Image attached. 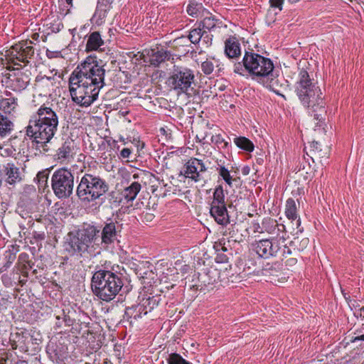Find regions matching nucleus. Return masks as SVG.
Instances as JSON below:
<instances>
[{
	"label": "nucleus",
	"instance_id": "obj_1",
	"mask_svg": "<svg viewBox=\"0 0 364 364\" xmlns=\"http://www.w3.org/2000/svg\"><path fill=\"white\" fill-rule=\"evenodd\" d=\"M105 70L91 57L73 70L69 77V91L73 102L89 107L95 101L105 86Z\"/></svg>",
	"mask_w": 364,
	"mask_h": 364
},
{
	"label": "nucleus",
	"instance_id": "obj_2",
	"mask_svg": "<svg viewBox=\"0 0 364 364\" xmlns=\"http://www.w3.org/2000/svg\"><path fill=\"white\" fill-rule=\"evenodd\" d=\"M58 124L57 112L48 104H43L29 119L26 136L33 143L46 144L55 136Z\"/></svg>",
	"mask_w": 364,
	"mask_h": 364
},
{
	"label": "nucleus",
	"instance_id": "obj_3",
	"mask_svg": "<svg viewBox=\"0 0 364 364\" xmlns=\"http://www.w3.org/2000/svg\"><path fill=\"white\" fill-rule=\"evenodd\" d=\"M295 90L300 101L309 109V112L318 122L324 119L326 114L325 102L320 87L310 78L309 73L300 70L295 85Z\"/></svg>",
	"mask_w": 364,
	"mask_h": 364
},
{
	"label": "nucleus",
	"instance_id": "obj_4",
	"mask_svg": "<svg viewBox=\"0 0 364 364\" xmlns=\"http://www.w3.org/2000/svg\"><path fill=\"white\" fill-rule=\"evenodd\" d=\"M122 287L123 282L121 277L109 270H98L92 277V290L95 296L104 301L113 300Z\"/></svg>",
	"mask_w": 364,
	"mask_h": 364
},
{
	"label": "nucleus",
	"instance_id": "obj_5",
	"mask_svg": "<svg viewBox=\"0 0 364 364\" xmlns=\"http://www.w3.org/2000/svg\"><path fill=\"white\" fill-rule=\"evenodd\" d=\"M100 230L94 225H88L78 230L75 234L70 235L67 250L72 254L80 256L94 255L99 246Z\"/></svg>",
	"mask_w": 364,
	"mask_h": 364
},
{
	"label": "nucleus",
	"instance_id": "obj_6",
	"mask_svg": "<svg viewBox=\"0 0 364 364\" xmlns=\"http://www.w3.org/2000/svg\"><path fill=\"white\" fill-rule=\"evenodd\" d=\"M242 63L252 80L268 87L269 80L274 78L272 61L258 53L246 52Z\"/></svg>",
	"mask_w": 364,
	"mask_h": 364
},
{
	"label": "nucleus",
	"instance_id": "obj_7",
	"mask_svg": "<svg viewBox=\"0 0 364 364\" xmlns=\"http://www.w3.org/2000/svg\"><path fill=\"white\" fill-rule=\"evenodd\" d=\"M108 188V184L99 176L85 173L77 186L76 194L82 203L87 204L100 199Z\"/></svg>",
	"mask_w": 364,
	"mask_h": 364
},
{
	"label": "nucleus",
	"instance_id": "obj_8",
	"mask_svg": "<svg viewBox=\"0 0 364 364\" xmlns=\"http://www.w3.org/2000/svg\"><path fill=\"white\" fill-rule=\"evenodd\" d=\"M195 75L193 71L186 67L174 65L171 75L167 80L168 85L177 94H187L192 90Z\"/></svg>",
	"mask_w": 364,
	"mask_h": 364
},
{
	"label": "nucleus",
	"instance_id": "obj_9",
	"mask_svg": "<svg viewBox=\"0 0 364 364\" xmlns=\"http://www.w3.org/2000/svg\"><path fill=\"white\" fill-rule=\"evenodd\" d=\"M51 186L58 198H69L73 191L74 176L70 171L60 168L54 171L51 177Z\"/></svg>",
	"mask_w": 364,
	"mask_h": 364
},
{
	"label": "nucleus",
	"instance_id": "obj_10",
	"mask_svg": "<svg viewBox=\"0 0 364 364\" xmlns=\"http://www.w3.org/2000/svg\"><path fill=\"white\" fill-rule=\"evenodd\" d=\"M284 242V236L272 237L271 239L261 240L256 242L253 246L256 253L261 257L267 259L270 257L277 256V253L282 248V243ZM284 247V252L287 249L288 254H291V250L286 245H282Z\"/></svg>",
	"mask_w": 364,
	"mask_h": 364
},
{
	"label": "nucleus",
	"instance_id": "obj_11",
	"mask_svg": "<svg viewBox=\"0 0 364 364\" xmlns=\"http://www.w3.org/2000/svg\"><path fill=\"white\" fill-rule=\"evenodd\" d=\"M32 44L33 41L27 40L13 46L9 50L11 62L14 65H19L18 62L27 64L34 55L35 50Z\"/></svg>",
	"mask_w": 364,
	"mask_h": 364
},
{
	"label": "nucleus",
	"instance_id": "obj_12",
	"mask_svg": "<svg viewBox=\"0 0 364 364\" xmlns=\"http://www.w3.org/2000/svg\"><path fill=\"white\" fill-rule=\"evenodd\" d=\"M207 168L202 160L190 159L185 164L184 176L195 182L204 181L203 173Z\"/></svg>",
	"mask_w": 364,
	"mask_h": 364
},
{
	"label": "nucleus",
	"instance_id": "obj_13",
	"mask_svg": "<svg viewBox=\"0 0 364 364\" xmlns=\"http://www.w3.org/2000/svg\"><path fill=\"white\" fill-rule=\"evenodd\" d=\"M76 151L77 148L74 140L68 138L57 149L55 159L60 164H68L74 159Z\"/></svg>",
	"mask_w": 364,
	"mask_h": 364
},
{
	"label": "nucleus",
	"instance_id": "obj_14",
	"mask_svg": "<svg viewBox=\"0 0 364 364\" xmlns=\"http://www.w3.org/2000/svg\"><path fill=\"white\" fill-rule=\"evenodd\" d=\"M2 172L6 183L14 186L22 181V173L19 167L14 162H7L3 164Z\"/></svg>",
	"mask_w": 364,
	"mask_h": 364
},
{
	"label": "nucleus",
	"instance_id": "obj_15",
	"mask_svg": "<svg viewBox=\"0 0 364 364\" xmlns=\"http://www.w3.org/2000/svg\"><path fill=\"white\" fill-rule=\"evenodd\" d=\"M118 223L109 220V222L105 223L101 232L100 242L105 247L114 243L117 237Z\"/></svg>",
	"mask_w": 364,
	"mask_h": 364
},
{
	"label": "nucleus",
	"instance_id": "obj_16",
	"mask_svg": "<svg viewBox=\"0 0 364 364\" xmlns=\"http://www.w3.org/2000/svg\"><path fill=\"white\" fill-rule=\"evenodd\" d=\"M210 213L218 224L225 225L229 223V216L226 205L211 206Z\"/></svg>",
	"mask_w": 364,
	"mask_h": 364
},
{
	"label": "nucleus",
	"instance_id": "obj_17",
	"mask_svg": "<svg viewBox=\"0 0 364 364\" xmlns=\"http://www.w3.org/2000/svg\"><path fill=\"white\" fill-rule=\"evenodd\" d=\"M6 95L9 97L0 98V111H2L4 114L14 112L18 106V99L11 97L10 92H6Z\"/></svg>",
	"mask_w": 364,
	"mask_h": 364
},
{
	"label": "nucleus",
	"instance_id": "obj_18",
	"mask_svg": "<svg viewBox=\"0 0 364 364\" xmlns=\"http://www.w3.org/2000/svg\"><path fill=\"white\" fill-rule=\"evenodd\" d=\"M225 53L229 58L240 55V43L235 37H230L225 42Z\"/></svg>",
	"mask_w": 364,
	"mask_h": 364
},
{
	"label": "nucleus",
	"instance_id": "obj_19",
	"mask_svg": "<svg viewBox=\"0 0 364 364\" xmlns=\"http://www.w3.org/2000/svg\"><path fill=\"white\" fill-rule=\"evenodd\" d=\"M28 339V334L23 331L11 333L9 338L13 349L21 348L23 350L26 348V341Z\"/></svg>",
	"mask_w": 364,
	"mask_h": 364
},
{
	"label": "nucleus",
	"instance_id": "obj_20",
	"mask_svg": "<svg viewBox=\"0 0 364 364\" xmlns=\"http://www.w3.org/2000/svg\"><path fill=\"white\" fill-rule=\"evenodd\" d=\"M285 215L289 220H296V228L300 226L301 221L297 214L296 204L293 198H289L286 202Z\"/></svg>",
	"mask_w": 364,
	"mask_h": 364
},
{
	"label": "nucleus",
	"instance_id": "obj_21",
	"mask_svg": "<svg viewBox=\"0 0 364 364\" xmlns=\"http://www.w3.org/2000/svg\"><path fill=\"white\" fill-rule=\"evenodd\" d=\"M262 228L263 232H266L269 234H276L278 232L284 231L285 227L283 225H279L276 220L267 218L262 220Z\"/></svg>",
	"mask_w": 364,
	"mask_h": 364
},
{
	"label": "nucleus",
	"instance_id": "obj_22",
	"mask_svg": "<svg viewBox=\"0 0 364 364\" xmlns=\"http://www.w3.org/2000/svg\"><path fill=\"white\" fill-rule=\"evenodd\" d=\"M14 129V122L6 114L0 112V137L9 135Z\"/></svg>",
	"mask_w": 364,
	"mask_h": 364
},
{
	"label": "nucleus",
	"instance_id": "obj_23",
	"mask_svg": "<svg viewBox=\"0 0 364 364\" xmlns=\"http://www.w3.org/2000/svg\"><path fill=\"white\" fill-rule=\"evenodd\" d=\"M171 54L169 51L164 49L158 50L156 51L152 50L150 56V63L153 65L158 66L161 63L165 62L170 59Z\"/></svg>",
	"mask_w": 364,
	"mask_h": 364
},
{
	"label": "nucleus",
	"instance_id": "obj_24",
	"mask_svg": "<svg viewBox=\"0 0 364 364\" xmlns=\"http://www.w3.org/2000/svg\"><path fill=\"white\" fill-rule=\"evenodd\" d=\"M104 44L101 35L99 32L95 31L90 33L86 43V50H97Z\"/></svg>",
	"mask_w": 364,
	"mask_h": 364
},
{
	"label": "nucleus",
	"instance_id": "obj_25",
	"mask_svg": "<svg viewBox=\"0 0 364 364\" xmlns=\"http://www.w3.org/2000/svg\"><path fill=\"white\" fill-rule=\"evenodd\" d=\"M141 188L140 183L137 181L132 182L129 186L125 188L122 192L123 197L127 201H133Z\"/></svg>",
	"mask_w": 364,
	"mask_h": 364
},
{
	"label": "nucleus",
	"instance_id": "obj_26",
	"mask_svg": "<svg viewBox=\"0 0 364 364\" xmlns=\"http://www.w3.org/2000/svg\"><path fill=\"white\" fill-rule=\"evenodd\" d=\"M204 10L202 3L196 0H189L186 6L187 14L194 18H198L203 15Z\"/></svg>",
	"mask_w": 364,
	"mask_h": 364
},
{
	"label": "nucleus",
	"instance_id": "obj_27",
	"mask_svg": "<svg viewBox=\"0 0 364 364\" xmlns=\"http://www.w3.org/2000/svg\"><path fill=\"white\" fill-rule=\"evenodd\" d=\"M144 309L139 304L137 305L126 308L124 316L127 317V319L137 320L138 318H141L142 315H144Z\"/></svg>",
	"mask_w": 364,
	"mask_h": 364
},
{
	"label": "nucleus",
	"instance_id": "obj_28",
	"mask_svg": "<svg viewBox=\"0 0 364 364\" xmlns=\"http://www.w3.org/2000/svg\"><path fill=\"white\" fill-rule=\"evenodd\" d=\"M159 304L158 299L155 296L143 297L139 304L144 309V315L150 312Z\"/></svg>",
	"mask_w": 364,
	"mask_h": 364
},
{
	"label": "nucleus",
	"instance_id": "obj_29",
	"mask_svg": "<svg viewBox=\"0 0 364 364\" xmlns=\"http://www.w3.org/2000/svg\"><path fill=\"white\" fill-rule=\"evenodd\" d=\"M220 63L218 60L215 59V58L211 59H207L201 64V70L203 73L205 75H210L211 74L215 68H218V70H220V68H219Z\"/></svg>",
	"mask_w": 364,
	"mask_h": 364
},
{
	"label": "nucleus",
	"instance_id": "obj_30",
	"mask_svg": "<svg viewBox=\"0 0 364 364\" xmlns=\"http://www.w3.org/2000/svg\"><path fill=\"white\" fill-rule=\"evenodd\" d=\"M234 143L240 149L248 152H252L255 148L253 143L245 136L235 137L234 139Z\"/></svg>",
	"mask_w": 364,
	"mask_h": 364
},
{
	"label": "nucleus",
	"instance_id": "obj_31",
	"mask_svg": "<svg viewBox=\"0 0 364 364\" xmlns=\"http://www.w3.org/2000/svg\"><path fill=\"white\" fill-rule=\"evenodd\" d=\"M215 205H226L224 191L221 186L216 187L213 193V199L211 203V206Z\"/></svg>",
	"mask_w": 364,
	"mask_h": 364
},
{
	"label": "nucleus",
	"instance_id": "obj_32",
	"mask_svg": "<svg viewBox=\"0 0 364 364\" xmlns=\"http://www.w3.org/2000/svg\"><path fill=\"white\" fill-rule=\"evenodd\" d=\"M218 19L213 16H205L199 23V26L203 30L210 31L213 30L217 24Z\"/></svg>",
	"mask_w": 364,
	"mask_h": 364
},
{
	"label": "nucleus",
	"instance_id": "obj_33",
	"mask_svg": "<svg viewBox=\"0 0 364 364\" xmlns=\"http://www.w3.org/2000/svg\"><path fill=\"white\" fill-rule=\"evenodd\" d=\"M139 276L140 278L143 280V282L151 285L152 283H154L155 278L156 275L155 273L151 270H144L143 271L141 269H140L138 271Z\"/></svg>",
	"mask_w": 364,
	"mask_h": 364
},
{
	"label": "nucleus",
	"instance_id": "obj_34",
	"mask_svg": "<svg viewBox=\"0 0 364 364\" xmlns=\"http://www.w3.org/2000/svg\"><path fill=\"white\" fill-rule=\"evenodd\" d=\"M216 171L225 183L228 186H232V177L230 176V171L225 167V166L218 164Z\"/></svg>",
	"mask_w": 364,
	"mask_h": 364
},
{
	"label": "nucleus",
	"instance_id": "obj_35",
	"mask_svg": "<svg viewBox=\"0 0 364 364\" xmlns=\"http://www.w3.org/2000/svg\"><path fill=\"white\" fill-rule=\"evenodd\" d=\"M166 362L168 364H193L177 353H172L169 354L166 359Z\"/></svg>",
	"mask_w": 364,
	"mask_h": 364
},
{
	"label": "nucleus",
	"instance_id": "obj_36",
	"mask_svg": "<svg viewBox=\"0 0 364 364\" xmlns=\"http://www.w3.org/2000/svg\"><path fill=\"white\" fill-rule=\"evenodd\" d=\"M203 37V29L198 25L196 28L191 29L188 34V38L192 43H198Z\"/></svg>",
	"mask_w": 364,
	"mask_h": 364
},
{
	"label": "nucleus",
	"instance_id": "obj_37",
	"mask_svg": "<svg viewBox=\"0 0 364 364\" xmlns=\"http://www.w3.org/2000/svg\"><path fill=\"white\" fill-rule=\"evenodd\" d=\"M109 11L102 9L101 6H97L93 18L96 20V23L101 24L106 18Z\"/></svg>",
	"mask_w": 364,
	"mask_h": 364
},
{
	"label": "nucleus",
	"instance_id": "obj_38",
	"mask_svg": "<svg viewBox=\"0 0 364 364\" xmlns=\"http://www.w3.org/2000/svg\"><path fill=\"white\" fill-rule=\"evenodd\" d=\"M211 141L216 144L218 148H226L228 145L227 141H225L224 139L220 135L213 136L211 137Z\"/></svg>",
	"mask_w": 364,
	"mask_h": 364
},
{
	"label": "nucleus",
	"instance_id": "obj_39",
	"mask_svg": "<svg viewBox=\"0 0 364 364\" xmlns=\"http://www.w3.org/2000/svg\"><path fill=\"white\" fill-rule=\"evenodd\" d=\"M210 31H203V37L200 41L205 47H209L212 44L213 35L209 33Z\"/></svg>",
	"mask_w": 364,
	"mask_h": 364
},
{
	"label": "nucleus",
	"instance_id": "obj_40",
	"mask_svg": "<svg viewBox=\"0 0 364 364\" xmlns=\"http://www.w3.org/2000/svg\"><path fill=\"white\" fill-rule=\"evenodd\" d=\"M234 73L244 76L247 73V69L244 64L242 65L240 63H238L234 65Z\"/></svg>",
	"mask_w": 364,
	"mask_h": 364
},
{
	"label": "nucleus",
	"instance_id": "obj_41",
	"mask_svg": "<svg viewBox=\"0 0 364 364\" xmlns=\"http://www.w3.org/2000/svg\"><path fill=\"white\" fill-rule=\"evenodd\" d=\"M112 0H98L97 6H101L102 9L109 11L112 8Z\"/></svg>",
	"mask_w": 364,
	"mask_h": 364
},
{
	"label": "nucleus",
	"instance_id": "obj_42",
	"mask_svg": "<svg viewBox=\"0 0 364 364\" xmlns=\"http://www.w3.org/2000/svg\"><path fill=\"white\" fill-rule=\"evenodd\" d=\"M284 1V0H269V3L272 7L278 9L279 11H282Z\"/></svg>",
	"mask_w": 364,
	"mask_h": 364
},
{
	"label": "nucleus",
	"instance_id": "obj_43",
	"mask_svg": "<svg viewBox=\"0 0 364 364\" xmlns=\"http://www.w3.org/2000/svg\"><path fill=\"white\" fill-rule=\"evenodd\" d=\"M62 316H63V321L65 323V326H70L72 325L71 320L70 316L66 315L64 310H62Z\"/></svg>",
	"mask_w": 364,
	"mask_h": 364
},
{
	"label": "nucleus",
	"instance_id": "obj_44",
	"mask_svg": "<svg viewBox=\"0 0 364 364\" xmlns=\"http://www.w3.org/2000/svg\"><path fill=\"white\" fill-rule=\"evenodd\" d=\"M131 153H132V151H131L130 149H129V148H124L120 151V156H121V157H122L124 159H127V158L129 157Z\"/></svg>",
	"mask_w": 364,
	"mask_h": 364
},
{
	"label": "nucleus",
	"instance_id": "obj_45",
	"mask_svg": "<svg viewBox=\"0 0 364 364\" xmlns=\"http://www.w3.org/2000/svg\"><path fill=\"white\" fill-rule=\"evenodd\" d=\"M56 320L55 322V327L56 328H61L63 326V316H62V311L60 312V314L56 316Z\"/></svg>",
	"mask_w": 364,
	"mask_h": 364
},
{
	"label": "nucleus",
	"instance_id": "obj_46",
	"mask_svg": "<svg viewBox=\"0 0 364 364\" xmlns=\"http://www.w3.org/2000/svg\"><path fill=\"white\" fill-rule=\"evenodd\" d=\"M254 231L255 232L262 233L263 230L262 228V225H260L259 223L254 224Z\"/></svg>",
	"mask_w": 364,
	"mask_h": 364
},
{
	"label": "nucleus",
	"instance_id": "obj_47",
	"mask_svg": "<svg viewBox=\"0 0 364 364\" xmlns=\"http://www.w3.org/2000/svg\"><path fill=\"white\" fill-rule=\"evenodd\" d=\"M37 177L39 178V181L42 182H46L48 179V176L43 173H38L37 175Z\"/></svg>",
	"mask_w": 364,
	"mask_h": 364
},
{
	"label": "nucleus",
	"instance_id": "obj_48",
	"mask_svg": "<svg viewBox=\"0 0 364 364\" xmlns=\"http://www.w3.org/2000/svg\"><path fill=\"white\" fill-rule=\"evenodd\" d=\"M16 258V256L11 253H9V259H10V262L9 263L11 264Z\"/></svg>",
	"mask_w": 364,
	"mask_h": 364
},
{
	"label": "nucleus",
	"instance_id": "obj_49",
	"mask_svg": "<svg viewBox=\"0 0 364 364\" xmlns=\"http://www.w3.org/2000/svg\"><path fill=\"white\" fill-rule=\"evenodd\" d=\"M38 37H39V34H38V33H33V34L31 36V38H32L33 40H35V41L38 40Z\"/></svg>",
	"mask_w": 364,
	"mask_h": 364
},
{
	"label": "nucleus",
	"instance_id": "obj_50",
	"mask_svg": "<svg viewBox=\"0 0 364 364\" xmlns=\"http://www.w3.org/2000/svg\"><path fill=\"white\" fill-rule=\"evenodd\" d=\"M27 86L26 82H22L21 85H20V88L25 89Z\"/></svg>",
	"mask_w": 364,
	"mask_h": 364
},
{
	"label": "nucleus",
	"instance_id": "obj_51",
	"mask_svg": "<svg viewBox=\"0 0 364 364\" xmlns=\"http://www.w3.org/2000/svg\"><path fill=\"white\" fill-rule=\"evenodd\" d=\"M0 364H6V360L5 359H0Z\"/></svg>",
	"mask_w": 364,
	"mask_h": 364
},
{
	"label": "nucleus",
	"instance_id": "obj_52",
	"mask_svg": "<svg viewBox=\"0 0 364 364\" xmlns=\"http://www.w3.org/2000/svg\"><path fill=\"white\" fill-rule=\"evenodd\" d=\"M65 1H66V3H67L68 5L72 6V1H73V0H65Z\"/></svg>",
	"mask_w": 364,
	"mask_h": 364
},
{
	"label": "nucleus",
	"instance_id": "obj_53",
	"mask_svg": "<svg viewBox=\"0 0 364 364\" xmlns=\"http://www.w3.org/2000/svg\"><path fill=\"white\" fill-rule=\"evenodd\" d=\"M318 142H313V147L317 149Z\"/></svg>",
	"mask_w": 364,
	"mask_h": 364
},
{
	"label": "nucleus",
	"instance_id": "obj_54",
	"mask_svg": "<svg viewBox=\"0 0 364 364\" xmlns=\"http://www.w3.org/2000/svg\"><path fill=\"white\" fill-rule=\"evenodd\" d=\"M133 178H134V179L138 178H139V174H138V173H134V174H133Z\"/></svg>",
	"mask_w": 364,
	"mask_h": 364
},
{
	"label": "nucleus",
	"instance_id": "obj_55",
	"mask_svg": "<svg viewBox=\"0 0 364 364\" xmlns=\"http://www.w3.org/2000/svg\"><path fill=\"white\" fill-rule=\"evenodd\" d=\"M246 171H247V169H245V170L244 169V170H243V173H247V172H246Z\"/></svg>",
	"mask_w": 364,
	"mask_h": 364
},
{
	"label": "nucleus",
	"instance_id": "obj_56",
	"mask_svg": "<svg viewBox=\"0 0 364 364\" xmlns=\"http://www.w3.org/2000/svg\"><path fill=\"white\" fill-rule=\"evenodd\" d=\"M246 171H247V169H245V170L244 169V170H243V173H247V172H246Z\"/></svg>",
	"mask_w": 364,
	"mask_h": 364
},
{
	"label": "nucleus",
	"instance_id": "obj_57",
	"mask_svg": "<svg viewBox=\"0 0 364 364\" xmlns=\"http://www.w3.org/2000/svg\"><path fill=\"white\" fill-rule=\"evenodd\" d=\"M46 80L49 81L50 80V78L47 77Z\"/></svg>",
	"mask_w": 364,
	"mask_h": 364
},
{
	"label": "nucleus",
	"instance_id": "obj_58",
	"mask_svg": "<svg viewBox=\"0 0 364 364\" xmlns=\"http://www.w3.org/2000/svg\"><path fill=\"white\" fill-rule=\"evenodd\" d=\"M85 364H91L90 363L86 362Z\"/></svg>",
	"mask_w": 364,
	"mask_h": 364
},
{
	"label": "nucleus",
	"instance_id": "obj_59",
	"mask_svg": "<svg viewBox=\"0 0 364 364\" xmlns=\"http://www.w3.org/2000/svg\"><path fill=\"white\" fill-rule=\"evenodd\" d=\"M363 340H364V335L362 336Z\"/></svg>",
	"mask_w": 364,
	"mask_h": 364
}]
</instances>
